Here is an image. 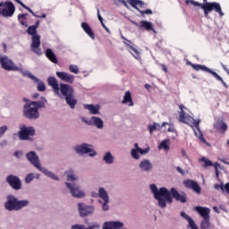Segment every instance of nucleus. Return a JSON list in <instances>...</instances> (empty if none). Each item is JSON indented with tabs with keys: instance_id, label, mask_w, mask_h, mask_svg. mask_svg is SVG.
I'll return each instance as SVG.
<instances>
[{
	"instance_id": "32",
	"label": "nucleus",
	"mask_w": 229,
	"mask_h": 229,
	"mask_svg": "<svg viewBox=\"0 0 229 229\" xmlns=\"http://www.w3.org/2000/svg\"><path fill=\"white\" fill-rule=\"evenodd\" d=\"M81 28L85 31V33H87V35H89V37H90V38H92V40H94V38H96V36L94 35V32L92 31V29L90 28L89 23L82 22Z\"/></svg>"
},
{
	"instance_id": "63",
	"label": "nucleus",
	"mask_w": 229,
	"mask_h": 229,
	"mask_svg": "<svg viewBox=\"0 0 229 229\" xmlns=\"http://www.w3.org/2000/svg\"><path fill=\"white\" fill-rule=\"evenodd\" d=\"M161 67L165 72H167V66L165 64H161Z\"/></svg>"
},
{
	"instance_id": "9",
	"label": "nucleus",
	"mask_w": 229,
	"mask_h": 229,
	"mask_svg": "<svg viewBox=\"0 0 229 229\" xmlns=\"http://www.w3.org/2000/svg\"><path fill=\"white\" fill-rule=\"evenodd\" d=\"M73 149L77 155H89L91 158L98 155V152L92 148V145L88 143L76 145Z\"/></svg>"
},
{
	"instance_id": "10",
	"label": "nucleus",
	"mask_w": 229,
	"mask_h": 229,
	"mask_svg": "<svg viewBox=\"0 0 229 229\" xmlns=\"http://www.w3.org/2000/svg\"><path fill=\"white\" fill-rule=\"evenodd\" d=\"M65 186L72 198H76L77 199H82V198H85L87 196L85 191H83L81 187H80V185L74 182H65Z\"/></svg>"
},
{
	"instance_id": "64",
	"label": "nucleus",
	"mask_w": 229,
	"mask_h": 229,
	"mask_svg": "<svg viewBox=\"0 0 229 229\" xmlns=\"http://www.w3.org/2000/svg\"><path fill=\"white\" fill-rule=\"evenodd\" d=\"M120 3H122L125 8H128V4L124 0H120Z\"/></svg>"
},
{
	"instance_id": "34",
	"label": "nucleus",
	"mask_w": 229,
	"mask_h": 229,
	"mask_svg": "<svg viewBox=\"0 0 229 229\" xmlns=\"http://www.w3.org/2000/svg\"><path fill=\"white\" fill-rule=\"evenodd\" d=\"M123 105H126L129 103L128 106H133V100L131 99V93L130 91H126L123 99L122 100Z\"/></svg>"
},
{
	"instance_id": "45",
	"label": "nucleus",
	"mask_w": 229,
	"mask_h": 229,
	"mask_svg": "<svg viewBox=\"0 0 229 229\" xmlns=\"http://www.w3.org/2000/svg\"><path fill=\"white\" fill-rule=\"evenodd\" d=\"M35 180V174L30 173L25 177V183H31V182Z\"/></svg>"
},
{
	"instance_id": "5",
	"label": "nucleus",
	"mask_w": 229,
	"mask_h": 229,
	"mask_svg": "<svg viewBox=\"0 0 229 229\" xmlns=\"http://www.w3.org/2000/svg\"><path fill=\"white\" fill-rule=\"evenodd\" d=\"M4 207L8 212H19L22 210V208L30 207V200L19 199L15 195L8 194L6 196V200L4 203Z\"/></svg>"
},
{
	"instance_id": "53",
	"label": "nucleus",
	"mask_w": 229,
	"mask_h": 229,
	"mask_svg": "<svg viewBox=\"0 0 229 229\" xmlns=\"http://www.w3.org/2000/svg\"><path fill=\"white\" fill-rule=\"evenodd\" d=\"M216 170V176H219V172L217 171L218 167H221V165H219V163H216L215 165H213Z\"/></svg>"
},
{
	"instance_id": "8",
	"label": "nucleus",
	"mask_w": 229,
	"mask_h": 229,
	"mask_svg": "<svg viewBox=\"0 0 229 229\" xmlns=\"http://www.w3.org/2000/svg\"><path fill=\"white\" fill-rule=\"evenodd\" d=\"M35 127L21 124L20 126V131H18V137L20 140H30V142H31L33 137H35Z\"/></svg>"
},
{
	"instance_id": "13",
	"label": "nucleus",
	"mask_w": 229,
	"mask_h": 229,
	"mask_svg": "<svg viewBox=\"0 0 229 229\" xmlns=\"http://www.w3.org/2000/svg\"><path fill=\"white\" fill-rule=\"evenodd\" d=\"M98 197L102 199V200H99L98 203H100L101 208L103 212H108L110 210V196H108V191L103 187H100L98 189Z\"/></svg>"
},
{
	"instance_id": "11",
	"label": "nucleus",
	"mask_w": 229,
	"mask_h": 229,
	"mask_svg": "<svg viewBox=\"0 0 229 229\" xmlns=\"http://www.w3.org/2000/svg\"><path fill=\"white\" fill-rule=\"evenodd\" d=\"M23 117L30 121H36L40 117V113L37 110V107L31 105V102L26 103L23 106Z\"/></svg>"
},
{
	"instance_id": "58",
	"label": "nucleus",
	"mask_w": 229,
	"mask_h": 229,
	"mask_svg": "<svg viewBox=\"0 0 229 229\" xmlns=\"http://www.w3.org/2000/svg\"><path fill=\"white\" fill-rule=\"evenodd\" d=\"M189 227H190L191 229H199V228H198V225H196V222H194L193 224H191V225H189Z\"/></svg>"
},
{
	"instance_id": "35",
	"label": "nucleus",
	"mask_w": 229,
	"mask_h": 229,
	"mask_svg": "<svg viewBox=\"0 0 229 229\" xmlns=\"http://www.w3.org/2000/svg\"><path fill=\"white\" fill-rule=\"evenodd\" d=\"M30 103L38 111L40 108H45L46 103H47V100L46 98H42L41 100L31 101Z\"/></svg>"
},
{
	"instance_id": "22",
	"label": "nucleus",
	"mask_w": 229,
	"mask_h": 229,
	"mask_svg": "<svg viewBox=\"0 0 229 229\" xmlns=\"http://www.w3.org/2000/svg\"><path fill=\"white\" fill-rule=\"evenodd\" d=\"M89 126H95L98 130H103V128H105V122H103V119L100 117L91 116Z\"/></svg>"
},
{
	"instance_id": "24",
	"label": "nucleus",
	"mask_w": 229,
	"mask_h": 229,
	"mask_svg": "<svg viewBox=\"0 0 229 229\" xmlns=\"http://www.w3.org/2000/svg\"><path fill=\"white\" fill-rule=\"evenodd\" d=\"M195 210L203 217V220L210 219V208L197 206Z\"/></svg>"
},
{
	"instance_id": "55",
	"label": "nucleus",
	"mask_w": 229,
	"mask_h": 229,
	"mask_svg": "<svg viewBox=\"0 0 229 229\" xmlns=\"http://www.w3.org/2000/svg\"><path fill=\"white\" fill-rule=\"evenodd\" d=\"M97 13L98 21L103 24V17H101V14L99 13V9H97Z\"/></svg>"
},
{
	"instance_id": "7",
	"label": "nucleus",
	"mask_w": 229,
	"mask_h": 229,
	"mask_svg": "<svg viewBox=\"0 0 229 229\" xmlns=\"http://www.w3.org/2000/svg\"><path fill=\"white\" fill-rule=\"evenodd\" d=\"M0 65L4 71L18 72H21L22 76L26 74V71H24L22 67H18L8 55H0Z\"/></svg>"
},
{
	"instance_id": "6",
	"label": "nucleus",
	"mask_w": 229,
	"mask_h": 229,
	"mask_svg": "<svg viewBox=\"0 0 229 229\" xmlns=\"http://www.w3.org/2000/svg\"><path fill=\"white\" fill-rule=\"evenodd\" d=\"M27 33L31 36V51L38 55V56H40L42 55V49L40 48V35L37 33V27L33 25L30 26L27 30Z\"/></svg>"
},
{
	"instance_id": "60",
	"label": "nucleus",
	"mask_w": 229,
	"mask_h": 229,
	"mask_svg": "<svg viewBox=\"0 0 229 229\" xmlns=\"http://www.w3.org/2000/svg\"><path fill=\"white\" fill-rule=\"evenodd\" d=\"M168 131H170L172 133H175L176 132V129H174V127H169L168 128Z\"/></svg>"
},
{
	"instance_id": "54",
	"label": "nucleus",
	"mask_w": 229,
	"mask_h": 229,
	"mask_svg": "<svg viewBox=\"0 0 229 229\" xmlns=\"http://www.w3.org/2000/svg\"><path fill=\"white\" fill-rule=\"evenodd\" d=\"M181 155L184 157V158H189V156L187 155V152L185 151L184 148L181 149Z\"/></svg>"
},
{
	"instance_id": "33",
	"label": "nucleus",
	"mask_w": 229,
	"mask_h": 229,
	"mask_svg": "<svg viewBox=\"0 0 229 229\" xmlns=\"http://www.w3.org/2000/svg\"><path fill=\"white\" fill-rule=\"evenodd\" d=\"M139 149H140V147H139V143L134 144V148L131 150V157L133 158V160H140V155H139Z\"/></svg>"
},
{
	"instance_id": "17",
	"label": "nucleus",
	"mask_w": 229,
	"mask_h": 229,
	"mask_svg": "<svg viewBox=\"0 0 229 229\" xmlns=\"http://www.w3.org/2000/svg\"><path fill=\"white\" fill-rule=\"evenodd\" d=\"M128 2L131 4V6H132V8H135V10L140 12V13L142 16H144V14L153 15V11H151V9H147L145 11H141L140 9H139L138 6H140V8H144V2H142L140 0H128Z\"/></svg>"
},
{
	"instance_id": "61",
	"label": "nucleus",
	"mask_w": 229,
	"mask_h": 229,
	"mask_svg": "<svg viewBox=\"0 0 229 229\" xmlns=\"http://www.w3.org/2000/svg\"><path fill=\"white\" fill-rule=\"evenodd\" d=\"M81 121L82 123H85V124H89L90 123V121H88L85 117H81Z\"/></svg>"
},
{
	"instance_id": "62",
	"label": "nucleus",
	"mask_w": 229,
	"mask_h": 229,
	"mask_svg": "<svg viewBox=\"0 0 229 229\" xmlns=\"http://www.w3.org/2000/svg\"><path fill=\"white\" fill-rule=\"evenodd\" d=\"M92 198H98L99 196V193H97L95 191L91 192Z\"/></svg>"
},
{
	"instance_id": "4",
	"label": "nucleus",
	"mask_w": 229,
	"mask_h": 229,
	"mask_svg": "<svg viewBox=\"0 0 229 229\" xmlns=\"http://www.w3.org/2000/svg\"><path fill=\"white\" fill-rule=\"evenodd\" d=\"M179 108L181 110L179 112L180 123H183L184 124H190V123H193V126H195L197 130H194V134L199 139V140H201V142L207 144V140H205V138H203V132H201V129H199V123H201V120H195L194 118L191 117V115L187 114V113L183 111V109L185 108L183 105H180Z\"/></svg>"
},
{
	"instance_id": "23",
	"label": "nucleus",
	"mask_w": 229,
	"mask_h": 229,
	"mask_svg": "<svg viewBox=\"0 0 229 229\" xmlns=\"http://www.w3.org/2000/svg\"><path fill=\"white\" fill-rule=\"evenodd\" d=\"M190 65H191L192 69H194L195 71H205L206 72L212 74V76H214V78H218L217 72L212 71L210 68H208L205 65L192 64H190Z\"/></svg>"
},
{
	"instance_id": "16",
	"label": "nucleus",
	"mask_w": 229,
	"mask_h": 229,
	"mask_svg": "<svg viewBox=\"0 0 229 229\" xmlns=\"http://www.w3.org/2000/svg\"><path fill=\"white\" fill-rule=\"evenodd\" d=\"M5 182L13 189L14 191H20L22 188V182H21V178L17 175H8L5 178Z\"/></svg>"
},
{
	"instance_id": "43",
	"label": "nucleus",
	"mask_w": 229,
	"mask_h": 229,
	"mask_svg": "<svg viewBox=\"0 0 229 229\" xmlns=\"http://www.w3.org/2000/svg\"><path fill=\"white\" fill-rule=\"evenodd\" d=\"M201 229H210V219L202 220L200 223Z\"/></svg>"
},
{
	"instance_id": "26",
	"label": "nucleus",
	"mask_w": 229,
	"mask_h": 229,
	"mask_svg": "<svg viewBox=\"0 0 229 229\" xmlns=\"http://www.w3.org/2000/svg\"><path fill=\"white\" fill-rule=\"evenodd\" d=\"M214 128L216 130V131L226 133V130H228V125L226 124V123L223 122V120H217L214 123Z\"/></svg>"
},
{
	"instance_id": "27",
	"label": "nucleus",
	"mask_w": 229,
	"mask_h": 229,
	"mask_svg": "<svg viewBox=\"0 0 229 229\" xmlns=\"http://www.w3.org/2000/svg\"><path fill=\"white\" fill-rule=\"evenodd\" d=\"M167 125H169V123L167 122H164L162 125H160L157 123H154L153 124H148V128L149 134L151 135L154 131H157V130L160 131L162 130V128H164V126H167Z\"/></svg>"
},
{
	"instance_id": "3",
	"label": "nucleus",
	"mask_w": 229,
	"mask_h": 229,
	"mask_svg": "<svg viewBox=\"0 0 229 229\" xmlns=\"http://www.w3.org/2000/svg\"><path fill=\"white\" fill-rule=\"evenodd\" d=\"M26 158L38 171L43 173L45 176H47V178H51V180H55V182H60V178L56 176V174L51 171H49L46 167H42V165L40 163V157L38 155H37V152L35 151H30L29 153L26 154Z\"/></svg>"
},
{
	"instance_id": "18",
	"label": "nucleus",
	"mask_w": 229,
	"mask_h": 229,
	"mask_svg": "<svg viewBox=\"0 0 229 229\" xmlns=\"http://www.w3.org/2000/svg\"><path fill=\"white\" fill-rule=\"evenodd\" d=\"M23 76L25 78H30V80H32L33 81H36L38 83L37 89L38 92H46V83H44L42 81H40L38 78H37L31 72L26 71V73H23Z\"/></svg>"
},
{
	"instance_id": "47",
	"label": "nucleus",
	"mask_w": 229,
	"mask_h": 229,
	"mask_svg": "<svg viewBox=\"0 0 229 229\" xmlns=\"http://www.w3.org/2000/svg\"><path fill=\"white\" fill-rule=\"evenodd\" d=\"M22 8H24L25 10H28V12H30V13H31L34 17H37L38 19H40L39 15L35 14V13L33 12V10H31V8H30L28 5L24 4V3L21 4Z\"/></svg>"
},
{
	"instance_id": "52",
	"label": "nucleus",
	"mask_w": 229,
	"mask_h": 229,
	"mask_svg": "<svg viewBox=\"0 0 229 229\" xmlns=\"http://www.w3.org/2000/svg\"><path fill=\"white\" fill-rule=\"evenodd\" d=\"M27 17H28V13L19 14L18 15V21H26Z\"/></svg>"
},
{
	"instance_id": "28",
	"label": "nucleus",
	"mask_w": 229,
	"mask_h": 229,
	"mask_svg": "<svg viewBox=\"0 0 229 229\" xmlns=\"http://www.w3.org/2000/svg\"><path fill=\"white\" fill-rule=\"evenodd\" d=\"M64 99L66 101V105H68V106H70L72 110H74V108H76V105H78V99H76L74 94L65 97Z\"/></svg>"
},
{
	"instance_id": "51",
	"label": "nucleus",
	"mask_w": 229,
	"mask_h": 229,
	"mask_svg": "<svg viewBox=\"0 0 229 229\" xmlns=\"http://www.w3.org/2000/svg\"><path fill=\"white\" fill-rule=\"evenodd\" d=\"M218 77H215L218 81H221V83L224 85V87H225V89H228V85L226 84V82H225V81L223 80V78L221 76H219V74H217Z\"/></svg>"
},
{
	"instance_id": "12",
	"label": "nucleus",
	"mask_w": 229,
	"mask_h": 229,
	"mask_svg": "<svg viewBox=\"0 0 229 229\" xmlns=\"http://www.w3.org/2000/svg\"><path fill=\"white\" fill-rule=\"evenodd\" d=\"M13 13H15V5L12 1L0 3V15L2 17H13Z\"/></svg>"
},
{
	"instance_id": "38",
	"label": "nucleus",
	"mask_w": 229,
	"mask_h": 229,
	"mask_svg": "<svg viewBox=\"0 0 229 229\" xmlns=\"http://www.w3.org/2000/svg\"><path fill=\"white\" fill-rule=\"evenodd\" d=\"M199 162H204V165H202V167H212L214 165V163L210 161V159L203 157L200 159H199Z\"/></svg>"
},
{
	"instance_id": "21",
	"label": "nucleus",
	"mask_w": 229,
	"mask_h": 229,
	"mask_svg": "<svg viewBox=\"0 0 229 229\" xmlns=\"http://www.w3.org/2000/svg\"><path fill=\"white\" fill-rule=\"evenodd\" d=\"M55 74L57 78L61 80V81H64L65 83H70V84L74 83L75 76L71 73H67L65 72H56Z\"/></svg>"
},
{
	"instance_id": "15",
	"label": "nucleus",
	"mask_w": 229,
	"mask_h": 229,
	"mask_svg": "<svg viewBox=\"0 0 229 229\" xmlns=\"http://www.w3.org/2000/svg\"><path fill=\"white\" fill-rule=\"evenodd\" d=\"M78 210L81 217H87L88 216H92L96 208H94V206H89L85 203L80 202L78 203Z\"/></svg>"
},
{
	"instance_id": "59",
	"label": "nucleus",
	"mask_w": 229,
	"mask_h": 229,
	"mask_svg": "<svg viewBox=\"0 0 229 229\" xmlns=\"http://www.w3.org/2000/svg\"><path fill=\"white\" fill-rule=\"evenodd\" d=\"M176 171H178L180 173V174H184L183 169H182V167H180V166H177Z\"/></svg>"
},
{
	"instance_id": "40",
	"label": "nucleus",
	"mask_w": 229,
	"mask_h": 229,
	"mask_svg": "<svg viewBox=\"0 0 229 229\" xmlns=\"http://www.w3.org/2000/svg\"><path fill=\"white\" fill-rule=\"evenodd\" d=\"M181 217L188 221V226H191V225H193V223H195L192 217L189 216V215H187V213H185L184 211L181 212Z\"/></svg>"
},
{
	"instance_id": "29",
	"label": "nucleus",
	"mask_w": 229,
	"mask_h": 229,
	"mask_svg": "<svg viewBox=\"0 0 229 229\" xmlns=\"http://www.w3.org/2000/svg\"><path fill=\"white\" fill-rule=\"evenodd\" d=\"M102 160H103V162H105V164H107V165H112V164H114V162H115V157H114V155H112V152L107 151L103 156Z\"/></svg>"
},
{
	"instance_id": "42",
	"label": "nucleus",
	"mask_w": 229,
	"mask_h": 229,
	"mask_svg": "<svg viewBox=\"0 0 229 229\" xmlns=\"http://www.w3.org/2000/svg\"><path fill=\"white\" fill-rule=\"evenodd\" d=\"M159 149H165V151H169V140H163L159 145Z\"/></svg>"
},
{
	"instance_id": "31",
	"label": "nucleus",
	"mask_w": 229,
	"mask_h": 229,
	"mask_svg": "<svg viewBox=\"0 0 229 229\" xmlns=\"http://www.w3.org/2000/svg\"><path fill=\"white\" fill-rule=\"evenodd\" d=\"M65 176H66V180L67 182H78L79 178L78 175L74 173V170L72 169H68L65 173H64Z\"/></svg>"
},
{
	"instance_id": "39",
	"label": "nucleus",
	"mask_w": 229,
	"mask_h": 229,
	"mask_svg": "<svg viewBox=\"0 0 229 229\" xmlns=\"http://www.w3.org/2000/svg\"><path fill=\"white\" fill-rule=\"evenodd\" d=\"M140 24L141 28H144L147 31H151V30H153V23L150 21H141Z\"/></svg>"
},
{
	"instance_id": "49",
	"label": "nucleus",
	"mask_w": 229,
	"mask_h": 229,
	"mask_svg": "<svg viewBox=\"0 0 229 229\" xmlns=\"http://www.w3.org/2000/svg\"><path fill=\"white\" fill-rule=\"evenodd\" d=\"M8 131V127L6 125L0 127V139L4 137V133Z\"/></svg>"
},
{
	"instance_id": "41",
	"label": "nucleus",
	"mask_w": 229,
	"mask_h": 229,
	"mask_svg": "<svg viewBox=\"0 0 229 229\" xmlns=\"http://www.w3.org/2000/svg\"><path fill=\"white\" fill-rule=\"evenodd\" d=\"M214 187L216 191H219V189H221V191H226V192H228V194H229V182H227L225 185L215 184Z\"/></svg>"
},
{
	"instance_id": "1",
	"label": "nucleus",
	"mask_w": 229,
	"mask_h": 229,
	"mask_svg": "<svg viewBox=\"0 0 229 229\" xmlns=\"http://www.w3.org/2000/svg\"><path fill=\"white\" fill-rule=\"evenodd\" d=\"M149 189L160 208H165L167 203L171 205L173 203V198L181 203H187V194L185 192L179 193L175 188H172L170 191L165 187L158 189L157 184L152 183L149 185Z\"/></svg>"
},
{
	"instance_id": "56",
	"label": "nucleus",
	"mask_w": 229,
	"mask_h": 229,
	"mask_svg": "<svg viewBox=\"0 0 229 229\" xmlns=\"http://www.w3.org/2000/svg\"><path fill=\"white\" fill-rule=\"evenodd\" d=\"M6 144H8V141L6 140H3L2 141H0V148H4Z\"/></svg>"
},
{
	"instance_id": "14",
	"label": "nucleus",
	"mask_w": 229,
	"mask_h": 229,
	"mask_svg": "<svg viewBox=\"0 0 229 229\" xmlns=\"http://www.w3.org/2000/svg\"><path fill=\"white\" fill-rule=\"evenodd\" d=\"M202 10H204L205 17H208V13L215 10L216 13H219L220 17L225 15V13L221 10V4L219 3H206L205 5L202 6Z\"/></svg>"
},
{
	"instance_id": "19",
	"label": "nucleus",
	"mask_w": 229,
	"mask_h": 229,
	"mask_svg": "<svg viewBox=\"0 0 229 229\" xmlns=\"http://www.w3.org/2000/svg\"><path fill=\"white\" fill-rule=\"evenodd\" d=\"M138 167L141 173H151L153 171V163L149 159L144 158L140 161Z\"/></svg>"
},
{
	"instance_id": "30",
	"label": "nucleus",
	"mask_w": 229,
	"mask_h": 229,
	"mask_svg": "<svg viewBox=\"0 0 229 229\" xmlns=\"http://www.w3.org/2000/svg\"><path fill=\"white\" fill-rule=\"evenodd\" d=\"M72 229H101V225L98 223H91L88 227L83 225H72Z\"/></svg>"
},
{
	"instance_id": "50",
	"label": "nucleus",
	"mask_w": 229,
	"mask_h": 229,
	"mask_svg": "<svg viewBox=\"0 0 229 229\" xmlns=\"http://www.w3.org/2000/svg\"><path fill=\"white\" fill-rule=\"evenodd\" d=\"M24 155V153L22 152V150H18V151H15L13 153V156L16 157V158H22V156Z\"/></svg>"
},
{
	"instance_id": "2",
	"label": "nucleus",
	"mask_w": 229,
	"mask_h": 229,
	"mask_svg": "<svg viewBox=\"0 0 229 229\" xmlns=\"http://www.w3.org/2000/svg\"><path fill=\"white\" fill-rule=\"evenodd\" d=\"M47 83L49 87H52L54 94L59 98H62V96L68 98L74 94V88L72 86L65 83L58 84V80L55 77H48Z\"/></svg>"
},
{
	"instance_id": "20",
	"label": "nucleus",
	"mask_w": 229,
	"mask_h": 229,
	"mask_svg": "<svg viewBox=\"0 0 229 229\" xmlns=\"http://www.w3.org/2000/svg\"><path fill=\"white\" fill-rule=\"evenodd\" d=\"M183 185L187 189H191V191L193 192H196V194H201V187L199 186V184H198V182L188 179L183 182Z\"/></svg>"
},
{
	"instance_id": "36",
	"label": "nucleus",
	"mask_w": 229,
	"mask_h": 229,
	"mask_svg": "<svg viewBox=\"0 0 229 229\" xmlns=\"http://www.w3.org/2000/svg\"><path fill=\"white\" fill-rule=\"evenodd\" d=\"M46 56H47V58H48V60H50V62H52L53 64H58V58H56V55H55V53L53 52V50H51L50 48H47V49Z\"/></svg>"
},
{
	"instance_id": "44",
	"label": "nucleus",
	"mask_w": 229,
	"mask_h": 229,
	"mask_svg": "<svg viewBox=\"0 0 229 229\" xmlns=\"http://www.w3.org/2000/svg\"><path fill=\"white\" fill-rule=\"evenodd\" d=\"M70 72H73V74H79L80 73V68H78V65L71 64L69 66Z\"/></svg>"
},
{
	"instance_id": "57",
	"label": "nucleus",
	"mask_w": 229,
	"mask_h": 229,
	"mask_svg": "<svg viewBox=\"0 0 229 229\" xmlns=\"http://www.w3.org/2000/svg\"><path fill=\"white\" fill-rule=\"evenodd\" d=\"M102 26H103V28L106 30V31H107V33H109V35H110V33H112V32L110 31V29H109L106 25H105L104 22H102Z\"/></svg>"
},
{
	"instance_id": "48",
	"label": "nucleus",
	"mask_w": 229,
	"mask_h": 229,
	"mask_svg": "<svg viewBox=\"0 0 229 229\" xmlns=\"http://www.w3.org/2000/svg\"><path fill=\"white\" fill-rule=\"evenodd\" d=\"M189 3H191V4H193V6H200V8L203 9V6H205V4H199L198 2H195L194 0H187L186 1V4H189Z\"/></svg>"
},
{
	"instance_id": "37",
	"label": "nucleus",
	"mask_w": 229,
	"mask_h": 229,
	"mask_svg": "<svg viewBox=\"0 0 229 229\" xmlns=\"http://www.w3.org/2000/svg\"><path fill=\"white\" fill-rule=\"evenodd\" d=\"M123 44H125V46H127L128 51H133V53H135V55H133L134 58H136V60H140V53L139 52V50H137L135 47H133L132 46H131L130 44L123 42Z\"/></svg>"
},
{
	"instance_id": "25",
	"label": "nucleus",
	"mask_w": 229,
	"mask_h": 229,
	"mask_svg": "<svg viewBox=\"0 0 229 229\" xmlns=\"http://www.w3.org/2000/svg\"><path fill=\"white\" fill-rule=\"evenodd\" d=\"M85 110H89V114L92 115H99V110H101V106L99 105H84Z\"/></svg>"
},
{
	"instance_id": "46",
	"label": "nucleus",
	"mask_w": 229,
	"mask_h": 229,
	"mask_svg": "<svg viewBox=\"0 0 229 229\" xmlns=\"http://www.w3.org/2000/svg\"><path fill=\"white\" fill-rule=\"evenodd\" d=\"M150 149L151 148L149 147H147L145 148H139L138 155H148Z\"/></svg>"
}]
</instances>
